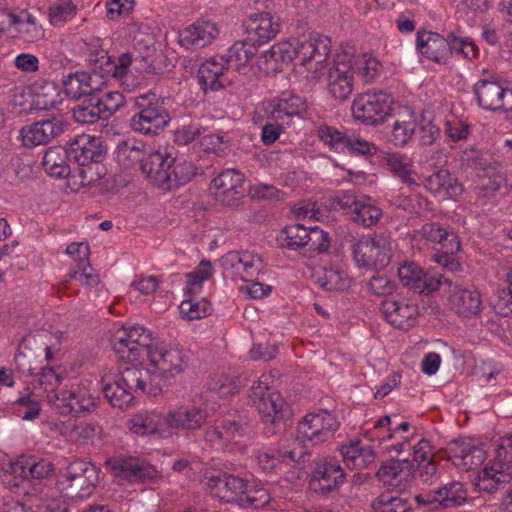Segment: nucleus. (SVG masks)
I'll return each mask as SVG.
<instances>
[{"label": "nucleus", "mask_w": 512, "mask_h": 512, "mask_svg": "<svg viewBox=\"0 0 512 512\" xmlns=\"http://www.w3.org/2000/svg\"><path fill=\"white\" fill-rule=\"evenodd\" d=\"M62 381V376L55 369L50 367H43L35 374L34 383H36L46 394L48 403L51 405V395L60 394L57 390Z\"/></svg>", "instance_id": "obj_54"}, {"label": "nucleus", "mask_w": 512, "mask_h": 512, "mask_svg": "<svg viewBox=\"0 0 512 512\" xmlns=\"http://www.w3.org/2000/svg\"><path fill=\"white\" fill-rule=\"evenodd\" d=\"M103 393L105 398L113 407L121 410L129 408L133 402V393L125 387L119 380L114 383L107 382V377H103Z\"/></svg>", "instance_id": "obj_45"}, {"label": "nucleus", "mask_w": 512, "mask_h": 512, "mask_svg": "<svg viewBox=\"0 0 512 512\" xmlns=\"http://www.w3.org/2000/svg\"><path fill=\"white\" fill-rule=\"evenodd\" d=\"M72 112L73 118L80 124H94L100 119H105L96 97H90L88 100L76 105Z\"/></svg>", "instance_id": "obj_53"}, {"label": "nucleus", "mask_w": 512, "mask_h": 512, "mask_svg": "<svg viewBox=\"0 0 512 512\" xmlns=\"http://www.w3.org/2000/svg\"><path fill=\"white\" fill-rule=\"evenodd\" d=\"M416 233L427 241L441 244L442 248L448 251H458L460 249L458 236L453 232L447 231L439 223H426Z\"/></svg>", "instance_id": "obj_37"}, {"label": "nucleus", "mask_w": 512, "mask_h": 512, "mask_svg": "<svg viewBox=\"0 0 512 512\" xmlns=\"http://www.w3.org/2000/svg\"><path fill=\"white\" fill-rule=\"evenodd\" d=\"M207 487L213 497L225 503L239 504L247 481L239 476L221 473L208 478Z\"/></svg>", "instance_id": "obj_23"}, {"label": "nucleus", "mask_w": 512, "mask_h": 512, "mask_svg": "<svg viewBox=\"0 0 512 512\" xmlns=\"http://www.w3.org/2000/svg\"><path fill=\"white\" fill-rule=\"evenodd\" d=\"M245 176L235 169L223 170L210 184L215 196L227 205L236 204L244 195Z\"/></svg>", "instance_id": "obj_22"}, {"label": "nucleus", "mask_w": 512, "mask_h": 512, "mask_svg": "<svg viewBox=\"0 0 512 512\" xmlns=\"http://www.w3.org/2000/svg\"><path fill=\"white\" fill-rule=\"evenodd\" d=\"M373 512H409L410 506L408 502L398 496L385 493L380 495L372 503Z\"/></svg>", "instance_id": "obj_60"}, {"label": "nucleus", "mask_w": 512, "mask_h": 512, "mask_svg": "<svg viewBox=\"0 0 512 512\" xmlns=\"http://www.w3.org/2000/svg\"><path fill=\"white\" fill-rule=\"evenodd\" d=\"M349 61L353 63L354 74L360 76L365 84L373 83L383 71L382 64L372 54L349 56Z\"/></svg>", "instance_id": "obj_40"}, {"label": "nucleus", "mask_w": 512, "mask_h": 512, "mask_svg": "<svg viewBox=\"0 0 512 512\" xmlns=\"http://www.w3.org/2000/svg\"><path fill=\"white\" fill-rule=\"evenodd\" d=\"M354 66L349 55L336 54L327 72L326 87L329 95L340 102L347 100L354 91Z\"/></svg>", "instance_id": "obj_11"}, {"label": "nucleus", "mask_w": 512, "mask_h": 512, "mask_svg": "<svg viewBox=\"0 0 512 512\" xmlns=\"http://www.w3.org/2000/svg\"><path fill=\"white\" fill-rule=\"evenodd\" d=\"M345 480L340 463L333 458L319 460L312 472L309 488L315 493H329L339 488Z\"/></svg>", "instance_id": "obj_18"}, {"label": "nucleus", "mask_w": 512, "mask_h": 512, "mask_svg": "<svg viewBox=\"0 0 512 512\" xmlns=\"http://www.w3.org/2000/svg\"><path fill=\"white\" fill-rule=\"evenodd\" d=\"M62 132V125L55 119L38 121L21 129L20 135L25 147L45 145Z\"/></svg>", "instance_id": "obj_33"}, {"label": "nucleus", "mask_w": 512, "mask_h": 512, "mask_svg": "<svg viewBox=\"0 0 512 512\" xmlns=\"http://www.w3.org/2000/svg\"><path fill=\"white\" fill-rule=\"evenodd\" d=\"M320 140L335 152H344L347 148L348 135L330 126H320L318 129Z\"/></svg>", "instance_id": "obj_59"}, {"label": "nucleus", "mask_w": 512, "mask_h": 512, "mask_svg": "<svg viewBox=\"0 0 512 512\" xmlns=\"http://www.w3.org/2000/svg\"><path fill=\"white\" fill-rule=\"evenodd\" d=\"M243 432V425L235 421H229L222 427L215 426L211 427L206 431V440L213 443H228L235 438L237 435H241Z\"/></svg>", "instance_id": "obj_55"}, {"label": "nucleus", "mask_w": 512, "mask_h": 512, "mask_svg": "<svg viewBox=\"0 0 512 512\" xmlns=\"http://www.w3.org/2000/svg\"><path fill=\"white\" fill-rule=\"evenodd\" d=\"M304 102L292 92H282L278 97L267 102L265 111L276 122L288 123L303 110Z\"/></svg>", "instance_id": "obj_31"}, {"label": "nucleus", "mask_w": 512, "mask_h": 512, "mask_svg": "<svg viewBox=\"0 0 512 512\" xmlns=\"http://www.w3.org/2000/svg\"><path fill=\"white\" fill-rule=\"evenodd\" d=\"M99 483V469L90 462L76 460L62 470L56 487L62 498L78 502L88 499Z\"/></svg>", "instance_id": "obj_2"}, {"label": "nucleus", "mask_w": 512, "mask_h": 512, "mask_svg": "<svg viewBox=\"0 0 512 512\" xmlns=\"http://www.w3.org/2000/svg\"><path fill=\"white\" fill-rule=\"evenodd\" d=\"M270 377L262 375L251 387L249 398L266 424H276L283 419L285 404L281 395L270 387Z\"/></svg>", "instance_id": "obj_10"}, {"label": "nucleus", "mask_w": 512, "mask_h": 512, "mask_svg": "<svg viewBox=\"0 0 512 512\" xmlns=\"http://www.w3.org/2000/svg\"><path fill=\"white\" fill-rule=\"evenodd\" d=\"M105 154L106 148L101 139L86 134L78 135L71 140L65 150L66 158L82 167L79 173L88 183L99 178L100 173H97L96 177L88 174L94 166L98 170L99 163L104 159Z\"/></svg>", "instance_id": "obj_5"}, {"label": "nucleus", "mask_w": 512, "mask_h": 512, "mask_svg": "<svg viewBox=\"0 0 512 512\" xmlns=\"http://www.w3.org/2000/svg\"><path fill=\"white\" fill-rule=\"evenodd\" d=\"M425 188L442 200H456L464 190L463 185L448 170H439L427 177Z\"/></svg>", "instance_id": "obj_34"}, {"label": "nucleus", "mask_w": 512, "mask_h": 512, "mask_svg": "<svg viewBox=\"0 0 512 512\" xmlns=\"http://www.w3.org/2000/svg\"><path fill=\"white\" fill-rule=\"evenodd\" d=\"M391 94L373 90L358 94L352 102V115L362 124L375 126L388 119L394 105Z\"/></svg>", "instance_id": "obj_7"}, {"label": "nucleus", "mask_w": 512, "mask_h": 512, "mask_svg": "<svg viewBox=\"0 0 512 512\" xmlns=\"http://www.w3.org/2000/svg\"><path fill=\"white\" fill-rule=\"evenodd\" d=\"M113 470L115 476L130 483L152 482L160 477V472L144 459L127 458L117 461Z\"/></svg>", "instance_id": "obj_26"}, {"label": "nucleus", "mask_w": 512, "mask_h": 512, "mask_svg": "<svg viewBox=\"0 0 512 512\" xmlns=\"http://www.w3.org/2000/svg\"><path fill=\"white\" fill-rule=\"evenodd\" d=\"M387 165L392 174L399 178L402 183L408 186L416 184L412 175L413 162L408 156L398 153L389 154Z\"/></svg>", "instance_id": "obj_47"}, {"label": "nucleus", "mask_w": 512, "mask_h": 512, "mask_svg": "<svg viewBox=\"0 0 512 512\" xmlns=\"http://www.w3.org/2000/svg\"><path fill=\"white\" fill-rule=\"evenodd\" d=\"M449 302L456 314L466 318L476 316L482 307V298L476 289L455 287Z\"/></svg>", "instance_id": "obj_35"}, {"label": "nucleus", "mask_w": 512, "mask_h": 512, "mask_svg": "<svg viewBox=\"0 0 512 512\" xmlns=\"http://www.w3.org/2000/svg\"><path fill=\"white\" fill-rule=\"evenodd\" d=\"M450 58L453 54L462 57L464 60L473 61L479 56V48L475 42L466 36L457 35L454 32L448 33Z\"/></svg>", "instance_id": "obj_48"}, {"label": "nucleus", "mask_w": 512, "mask_h": 512, "mask_svg": "<svg viewBox=\"0 0 512 512\" xmlns=\"http://www.w3.org/2000/svg\"><path fill=\"white\" fill-rule=\"evenodd\" d=\"M392 251V239L385 233L363 236L352 246L357 266L369 269L386 267L391 261Z\"/></svg>", "instance_id": "obj_6"}, {"label": "nucleus", "mask_w": 512, "mask_h": 512, "mask_svg": "<svg viewBox=\"0 0 512 512\" xmlns=\"http://www.w3.org/2000/svg\"><path fill=\"white\" fill-rule=\"evenodd\" d=\"M330 247V240L328 233L317 226L309 227L304 249L311 253H324Z\"/></svg>", "instance_id": "obj_62"}, {"label": "nucleus", "mask_w": 512, "mask_h": 512, "mask_svg": "<svg viewBox=\"0 0 512 512\" xmlns=\"http://www.w3.org/2000/svg\"><path fill=\"white\" fill-rule=\"evenodd\" d=\"M316 283L326 291H344L349 288L347 274L339 269H323L316 278Z\"/></svg>", "instance_id": "obj_49"}, {"label": "nucleus", "mask_w": 512, "mask_h": 512, "mask_svg": "<svg viewBox=\"0 0 512 512\" xmlns=\"http://www.w3.org/2000/svg\"><path fill=\"white\" fill-rule=\"evenodd\" d=\"M221 266L233 277L245 282L264 272L265 265L261 255L253 251H230L221 258Z\"/></svg>", "instance_id": "obj_17"}, {"label": "nucleus", "mask_w": 512, "mask_h": 512, "mask_svg": "<svg viewBox=\"0 0 512 512\" xmlns=\"http://www.w3.org/2000/svg\"><path fill=\"white\" fill-rule=\"evenodd\" d=\"M219 35L215 22L197 21L179 32V44L186 48H203L211 44Z\"/></svg>", "instance_id": "obj_29"}, {"label": "nucleus", "mask_w": 512, "mask_h": 512, "mask_svg": "<svg viewBox=\"0 0 512 512\" xmlns=\"http://www.w3.org/2000/svg\"><path fill=\"white\" fill-rule=\"evenodd\" d=\"M229 70L225 56L217 55L207 59L198 70V79L203 90L218 91L229 85Z\"/></svg>", "instance_id": "obj_25"}, {"label": "nucleus", "mask_w": 512, "mask_h": 512, "mask_svg": "<svg viewBox=\"0 0 512 512\" xmlns=\"http://www.w3.org/2000/svg\"><path fill=\"white\" fill-rule=\"evenodd\" d=\"M174 148L158 146L156 149L149 147L141 170L146 177L158 186L172 185L171 168L175 162Z\"/></svg>", "instance_id": "obj_15"}, {"label": "nucleus", "mask_w": 512, "mask_h": 512, "mask_svg": "<svg viewBox=\"0 0 512 512\" xmlns=\"http://www.w3.org/2000/svg\"><path fill=\"white\" fill-rule=\"evenodd\" d=\"M486 451L481 443L471 439L454 440L448 446V458L462 471H469L481 465Z\"/></svg>", "instance_id": "obj_19"}, {"label": "nucleus", "mask_w": 512, "mask_h": 512, "mask_svg": "<svg viewBox=\"0 0 512 512\" xmlns=\"http://www.w3.org/2000/svg\"><path fill=\"white\" fill-rule=\"evenodd\" d=\"M165 415L157 411H144L135 414L128 422L131 432L136 435L146 436L158 434L167 436Z\"/></svg>", "instance_id": "obj_36"}, {"label": "nucleus", "mask_w": 512, "mask_h": 512, "mask_svg": "<svg viewBox=\"0 0 512 512\" xmlns=\"http://www.w3.org/2000/svg\"><path fill=\"white\" fill-rule=\"evenodd\" d=\"M257 48L253 43L235 42L227 51L225 61L229 69L241 74H255Z\"/></svg>", "instance_id": "obj_32"}, {"label": "nucleus", "mask_w": 512, "mask_h": 512, "mask_svg": "<svg viewBox=\"0 0 512 512\" xmlns=\"http://www.w3.org/2000/svg\"><path fill=\"white\" fill-rule=\"evenodd\" d=\"M148 149L142 141H135L134 143L122 142L118 144L115 150V158L124 167H131L136 163H140L141 166Z\"/></svg>", "instance_id": "obj_42"}, {"label": "nucleus", "mask_w": 512, "mask_h": 512, "mask_svg": "<svg viewBox=\"0 0 512 512\" xmlns=\"http://www.w3.org/2000/svg\"><path fill=\"white\" fill-rule=\"evenodd\" d=\"M62 101L60 92L54 83H44L37 87L33 94L32 105L38 110H50Z\"/></svg>", "instance_id": "obj_46"}, {"label": "nucleus", "mask_w": 512, "mask_h": 512, "mask_svg": "<svg viewBox=\"0 0 512 512\" xmlns=\"http://www.w3.org/2000/svg\"><path fill=\"white\" fill-rule=\"evenodd\" d=\"M138 109L130 119V128L143 135H155L170 122V115L164 100L149 92L133 98Z\"/></svg>", "instance_id": "obj_4"}, {"label": "nucleus", "mask_w": 512, "mask_h": 512, "mask_svg": "<svg viewBox=\"0 0 512 512\" xmlns=\"http://www.w3.org/2000/svg\"><path fill=\"white\" fill-rule=\"evenodd\" d=\"M208 389L219 397H227L239 391L237 377L225 373L213 375L207 383Z\"/></svg>", "instance_id": "obj_56"}, {"label": "nucleus", "mask_w": 512, "mask_h": 512, "mask_svg": "<svg viewBox=\"0 0 512 512\" xmlns=\"http://www.w3.org/2000/svg\"><path fill=\"white\" fill-rule=\"evenodd\" d=\"M382 217V210L372 203L370 198L359 199L351 214V220L365 228L377 224Z\"/></svg>", "instance_id": "obj_44"}, {"label": "nucleus", "mask_w": 512, "mask_h": 512, "mask_svg": "<svg viewBox=\"0 0 512 512\" xmlns=\"http://www.w3.org/2000/svg\"><path fill=\"white\" fill-rule=\"evenodd\" d=\"M51 406L62 414L80 415L91 412L96 405L90 384L87 381L73 382L53 394Z\"/></svg>", "instance_id": "obj_9"}, {"label": "nucleus", "mask_w": 512, "mask_h": 512, "mask_svg": "<svg viewBox=\"0 0 512 512\" xmlns=\"http://www.w3.org/2000/svg\"><path fill=\"white\" fill-rule=\"evenodd\" d=\"M118 380L132 393L138 390L142 393L152 392L151 389L147 388L154 381L149 368L127 365L121 370Z\"/></svg>", "instance_id": "obj_39"}, {"label": "nucleus", "mask_w": 512, "mask_h": 512, "mask_svg": "<svg viewBox=\"0 0 512 512\" xmlns=\"http://www.w3.org/2000/svg\"><path fill=\"white\" fill-rule=\"evenodd\" d=\"M391 124V141L396 146H404L412 138L416 130V117L414 111L405 105L396 103L388 116Z\"/></svg>", "instance_id": "obj_27"}, {"label": "nucleus", "mask_w": 512, "mask_h": 512, "mask_svg": "<svg viewBox=\"0 0 512 512\" xmlns=\"http://www.w3.org/2000/svg\"><path fill=\"white\" fill-rule=\"evenodd\" d=\"M122 328L126 331L128 339H130L132 345L130 352H134L136 361H139L147 353L148 348L152 346L149 344L150 333L140 325Z\"/></svg>", "instance_id": "obj_52"}, {"label": "nucleus", "mask_w": 512, "mask_h": 512, "mask_svg": "<svg viewBox=\"0 0 512 512\" xmlns=\"http://www.w3.org/2000/svg\"><path fill=\"white\" fill-rule=\"evenodd\" d=\"M179 309L187 320H197L211 314V305L205 298H187L181 302Z\"/></svg>", "instance_id": "obj_58"}, {"label": "nucleus", "mask_w": 512, "mask_h": 512, "mask_svg": "<svg viewBox=\"0 0 512 512\" xmlns=\"http://www.w3.org/2000/svg\"><path fill=\"white\" fill-rule=\"evenodd\" d=\"M386 320L396 328H411L418 316V306L405 297L386 299L381 304Z\"/></svg>", "instance_id": "obj_24"}, {"label": "nucleus", "mask_w": 512, "mask_h": 512, "mask_svg": "<svg viewBox=\"0 0 512 512\" xmlns=\"http://www.w3.org/2000/svg\"><path fill=\"white\" fill-rule=\"evenodd\" d=\"M61 433L69 441L87 444L100 433V427L93 423L73 420L63 424Z\"/></svg>", "instance_id": "obj_41"}, {"label": "nucleus", "mask_w": 512, "mask_h": 512, "mask_svg": "<svg viewBox=\"0 0 512 512\" xmlns=\"http://www.w3.org/2000/svg\"><path fill=\"white\" fill-rule=\"evenodd\" d=\"M144 356L154 379L156 376L175 377L187 366L186 355L176 347L152 345Z\"/></svg>", "instance_id": "obj_13"}, {"label": "nucleus", "mask_w": 512, "mask_h": 512, "mask_svg": "<svg viewBox=\"0 0 512 512\" xmlns=\"http://www.w3.org/2000/svg\"><path fill=\"white\" fill-rule=\"evenodd\" d=\"M512 436L501 438L494 457L478 473L475 486L479 491L489 494L506 488L511 480Z\"/></svg>", "instance_id": "obj_3"}, {"label": "nucleus", "mask_w": 512, "mask_h": 512, "mask_svg": "<svg viewBox=\"0 0 512 512\" xmlns=\"http://www.w3.org/2000/svg\"><path fill=\"white\" fill-rule=\"evenodd\" d=\"M401 283L418 294H429L439 289L442 284L451 285V281L440 274L425 272L414 262H405L398 268Z\"/></svg>", "instance_id": "obj_16"}, {"label": "nucleus", "mask_w": 512, "mask_h": 512, "mask_svg": "<svg viewBox=\"0 0 512 512\" xmlns=\"http://www.w3.org/2000/svg\"><path fill=\"white\" fill-rule=\"evenodd\" d=\"M467 489L460 481H450L441 487L427 493H421L414 497L420 505L438 503L444 508L462 505L467 500Z\"/></svg>", "instance_id": "obj_21"}, {"label": "nucleus", "mask_w": 512, "mask_h": 512, "mask_svg": "<svg viewBox=\"0 0 512 512\" xmlns=\"http://www.w3.org/2000/svg\"><path fill=\"white\" fill-rule=\"evenodd\" d=\"M98 54H100V58H96L95 61L99 63V69L119 80H122L127 75L128 68L134 60V56L130 52L119 56L117 62H112L105 50H100L97 52Z\"/></svg>", "instance_id": "obj_43"}, {"label": "nucleus", "mask_w": 512, "mask_h": 512, "mask_svg": "<svg viewBox=\"0 0 512 512\" xmlns=\"http://www.w3.org/2000/svg\"><path fill=\"white\" fill-rule=\"evenodd\" d=\"M128 33L133 38L134 46L149 50L154 43V36L148 24L133 22L128 26Z\"/></svg>", "instance_id": "obj_64"}, {"label": "nucleus", "mask_w": 512, "mask_h": 512, "mask_svg": "<svg viewBox=\"0 0 512 512\" xmlns=\"http://www.w3.org/2000/svg\"><path fill=\"white\" fill-rule=\"evenodd\" d=\"M416 48L421 55L435 63L450 62L448 36L444 37L431 31H419L416 37Z\"/></svg>", "instance_id": "obj_28"}, {"label": "nucleus", "mask_w": 512, "mask_h": 512, "mask_svg": "<svg viewBox=\"0 0 512 512\" xmlns=\"http://www.w3.org/2000/svg\"><path fill=\"white\" fill-rule=\"evenodd\" d=\"M65 154L58 148H50L46 151L42 159L44 170L52 177L63 178L70 172L69 166L65 161Z\"/></svg>", "instance_id": "obj_50"}, {"label": "nucleus", "mask_w": 512, "mask_h": 512, "mask_svg": "<svg viewBox=\"0 0 512 512\" xmlns=\"http://www.w3.org/2000/svg\"><path fill=\"white\" fill-rule=\"evenodd\" d=\"M13 410L15 414L23 420H35L40 415L41 404L38 397L28 392L19 396L13 402Z\"/></svg>", "instance_id": "obj_51"}, {"label": "nucleus", "mask_w": 512, "mask_h": 512, "mask_svg": "<svg viewBox=\"0 0 512 512\" xmlns=\"http://www.w3.org/2000/svg\"><path fill=\"white\" fill-rule=\"evenodd\" d=\"M330 44L331 41L326 36L310 35L304 40L291 37L274 44L267 50L266 57L276 58L285 63L300 58L308 73L307 77L318 81L331 53Z\"/></svg>", "instance_id": "obj_1"}, {"label": "nucleus", "mask_w": 512, "mask_h": 512, "mask_svg": "<svg viewBox=\"0 0 512 512\" xmlns=\"http://www.w3.org/2000/svg\"><path fill=\"white\" fill-rule=\"evenodd\" d=\"M338 428L339 422L331 412H310L298 422L296 438L305 446H317L331 440Z\"/></svg>", "instance_id": "obj_8"}, {"label": "nucleus", "mask_w": 512, "mask_h": 512, "mask_svg": "<svg viewBox=\"0 0 512 512\" xmlns=\"http://www.w3.org/2000/svg\"><path fill=\"white\" fill-rule=\"evenodd\" d=\"M271 501L267 489L247 482V489L243 492L239 505L242 507L262 508Z\"/></svg>", "instance_id": "obj_57"}, {"label": "nucleus", "mask_w": 512, "mask_h": 512, "mask_svg": "<svg viewBox=\"0 0 512 512\" xmlns=\"http://www.w3.org/2000/svg\"><path fill=\"white\" fill-rule=\"evenodd\" d=\"M208 412L205 406L182 403L170 408L165 414L167 435L170 430L195 432L206 424Z\"/></svg>", "instance_id": "obj_14"}, {"label": "nucleus", "mask_w": 512, "mask_h": 512, "mask_svg": "<svg viewBox=\"0 0 512 512\" xmlns=\"http://www.w3.org/2000/svg\"><path fill=\"white\" fill-rule=\"evenodd\" d=\"M213 272V266L209 260H202L197 268L187 274V288L185 292L187 294L197 293L202 283L210 278Z\"/></svg>", "instance_id": "obj_61"}, {"label": "nucleus", "mask_w": 512, "mask_h": 512, "mask_svg": "<svg viewBox=\"0 0 512 512\" xmlns=\"http://www.w3.org/2000/svg\"><path fill=\"white\" fill-rule=\"evenodd\" d=\"M13 37H19L26 42H35L44 37V29L36 15L30 11L21 10L17 12Z\"/></svg>", "instance_id": "obj_38"}, {"label": "nucleus", "mask_w": 512, "mask_h": 512, "mask_svg": "<svg viewBox=\"0 0 512 512\" xmlns=\"http://www.w3.org/2000/svg\"><path fill=\"white\" fill-rule=\"evenodd\" d=\"M72 282L82 286L93 287L99 283V276L90 266V262H87V265H79L67 274L66 283Z\"/></svg>", "instance_id": "obj_63"}, {"label": "nucleus", "mask_w": 512, "mask_h": 512, "mask_svg": "<svg viewBox=\"0 0 512 512\" xmlns=\"http://www.w3.org/2000/svg\"><path fill=\"white\" fill-rule=\"evenodd\" d=\"M245 33L250 41L264 44L276 37L281 30L280 17L270 12L250 14L243 23Z\"/></svg>", "instance_id": "obj_20"}, {"label": "nucleus", "mask_w": 512, "mask_h": 512, "mask_svg": "<svg viewBox=\"0 0 512 512\" xmlns=\"http://www.w3.org/2000/svg\"><path fill=\"white\" fill-rule=\"evenodd\" d=\"M377 477L387 487L404 490L414 477V469L407 460H392L380 467Z\"/></svg>", "instance_id": "obj_30"}, {"label": "nucleus", "mask_w": 512, "mask_h": 512, "mask_svg": "<svg viewBox=\"0 0 512 512\" xmlns=\"http://www.w3.org/2000/svg\"><path fill=\"white\" fill-rule=\"evenodd\" d=\"M473 93L480 108L490 112H512V89L494 79H480L473 85Z\"/></svg>", "instance_id": "obj_12"}]
</instances>
